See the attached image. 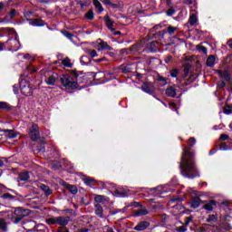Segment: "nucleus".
<instances>
[{
	"instance_id": "obj_28",
	"label": "nucleus",
	"mask_w": 232,
	"mask_h": 232,
	"mask_svg": "<svg viewBox=\"0 0 232 232\" xmlns=\"http://www.w3.org/2000/svg\"><path fill=\"white\" fill-rule=\"evenodd\" d=\"M224 113H226V115H229L232 113V107L229 105H227L224 109H223Z\"/></svg>"
},
{
	"instance_id": "obj_1",
	"label": "nucleus",
	"mask_w": 232,
	"mask_h": 232,
	"mask_svg": "<svg viewBox=\"0 0 232 232\" xmlns=\"http://www.w3.org/2000/svg\"><path fill=\"white\" fill-rule=\"evenodd\" d=\"M179 168L181 169V175L188 179H195L198 175L197 167H195V154L191 152L189 147L183 149Z\"/></svg>"
},
{
	"instance_id": "obj_49",
	"label": "nucleus",
	"mask_w": 232,
	"mask_h": 232,
	"mask_svg": "<svg viewBox=\"0 0 232 232\" xmlns=\"http://www.w3.org/2000/svg\"><path fill=\"white\" fill-rule=\"evenodd\" d=\"M114 194H115L116 197H125V195H126L124 193H121L119 190H116L114 192Z\"/></svg>"
},
{
	"instance_id": "obj_29",
	"label": "nucleus",
	"mask_w": 232,
	"mask_h": 232,
	"mask_svg": "<svg viewBox=\"0 0 232 232\" xmlns=\"http://www.w3.org/2000/svg\"><path fill=\"white\" fill-rule=\"evenodd\" d=\"M188 147L193 148L197 144V140L195 138H190L188 141Z\"/></svg>"
},
{
	"instance_id": "obj_13",
	"label": "nucleus",
	"mask_w": 232,
	"mask_h": 232,
	"mask_svg": "<svg viewBox=\"0 0 232 232\" xmlns=\"http://www.w3.org/2000/svg\"><path fill=\"white\" fill-rule=\"evenodd\" d=\"M200 206V198L196 197L190 201V208L197 209Z\"/></svg>"
},
{
	"instance_id": "obj_63",
	"label": "nucleus",
	"mask_w": 232,
	"mask_h": 232,
	"mask_svg": "<svg viewBox=\"0 0 232 232\" xmlns=\"http://www.w3.org/2000/svg\"><path fill=\"white\" fill-rule=\"evenodd\" d=\"M26 232H37L35 229L27 230Z\"/></svg>"
},
{
	"instance_id": "obj_57",
	"label": "nucleus",
	"mask_w": 232,
	"mask_h": 232,
	"mask_svg": "<svg viewBox=\"0 0 232 232\" xmlns=\"http://www.w3.org/2000/svg\"><path fill=\"white\" fill-rule=\"evenodd\" d=\"M170 108H172L173 110H175L177 108V104L175 103H170Z\"/></svg>"
},
{
	"instance_id": "obj_51",
	"label": "nucleus",
	"mask_w": 232,
	"mask_h": 232,
	"mask_svg": "<svg viewBox=\"0 0 232 232\" xmlns=\"http://www.w3.org/2000/svg\"><path fill=\"white\" fill-rule=\"evenodd\" d=\"M102 3H103V5H111V1L110 0H101Z\"/></svg>"
},
{
	"instance_id": "obj_12",
	"label": "nucleus",
	"mask_w": 232,
	"mask_h": 232,
	"mask_svg": "<svg viewBox=\"0 0 232 232\" xmlns=\"http://www.w3.org/2000/svg\"><path fill=\"white\" fill-rule=\"evenodd\" d=\"M156 191H158V193H169V191H173V189L171 188H168V185L165 186H160L157 187L156 188H154Z\"/></svg>"
},
{
	"instance_id": "obj_16",
	"label": "nucleus",
	"mask_w": 232,
	"mask_h": 232,
	"mask_svg": "<svg viewBox=\"0 0 232 232\" xmlns=\"http://www.w3.org/2000/svg\"><path fill=\"white\" fill-rule=\"evenodd\" d=\"M217 206V202L215 200H210L208 203L205 204L203 207V209H206L207 211H213V208Z\"/></svg>"
},
{
	"instance_id": "obj_64",
	"label": "nucleus",
	"mask_w": 232,
	"mask_h": 232,
	"mask_svg": "<svg viewBox=\"0 0 232 232\" xmlns=\"http://www.w3.org/2000/svg\"><path fill=\"white\" fill-rule=\"evenodd\" d=\"M107 232H115L112 228H108Z\"/></svg>"
},
{
	"instance_id": "obj_42",
	"label": "nucleus",
	"mask_w": 232,
	"mask_h": 232,
	"mask_svg": "<svg viewBox=\"0 0 232 232\" xmlns=\"http://www.w3.org/2000/svg\"><path fill=\"white\" fill-rule=\"evenodd\" d=\"M198 50H200L203 53H208V49L204 46L198 45Z\"/></svg>"
},
{
	"instance_id": "obj_21",
	"label": "nucleus",
	"mask_w": 232,
	"mask_h": 232,
	"mask_svg": "<svg viewBox=\"0 0 232 232\" xmlns=\"http://www.w3.org/2000/svg\"><path fill=\"white\" fill-rule=\"evenodd\" d=\"M55 81H56V78H55V75L53 74L50 75L45 79V82L46 84H49V86H53V84H55Z\"/></svg>"
},
{
	"instance_id": "obj_34",
	"label": "nucleus",
	"mask_w": 232,
	"mask_h": 232,
	"mask_svg": "<svg viewBox=\"0 0 232 232\" xmlns=\"http://www.w3.org/2000/svg\"><path fill=\"white\" fill-rule=\"evenodd\" d=\"M69 191L72 194V195H77V193H78V189H77V187H75V186H71L70 188H69Z\"/></svg>"
},
{
	"instance_id": "obj_10",
	"label": "nucleus",
	"mask_w": 232,
	"mask_h": 232,
	"mask_svg": "<svg viewBox=\"0 0 232 232\" xmlns=\"http://www.w3.org/2000/svg\"><path fill=\"white\" fill-rule=\"evenodd\" d=\"M141 90L145 93H149V95H151V93H153V85L150 82H145L142 84Z\"/></svg>"
},
{
	"instance_id": "obj_56",
	"label": "nucleus",
	"mask_w": 232,
	"mask_h": 232,
	"mask_svg": "<svg viewBox=\"0 0 232 232\" xmlns=\"http://www.w3.org/2000/svg\"><path fill=\"white\" fill-rule=\"evenodd\" d=\"M177 82H179V84H181V86H184L186 83L182 82V80L177 78Z\"/></svg>"
},
{
	"instance_id": "obj_53",
	"label": "nucleus",
	"mask_w": 232,
	"mask_h": 232,
	"mask_svg": "<svg viewBox=\"0 0 232 232\" xmlns=\"http://www.w3.org/2000/svg\"><path fill=\"white\" fill-rule=\"evenodd\" d=\"M177 231H179V232H186V227H184L183 226L179 227Z\"/></svg>"
},
{
	"instance_id": "obj_9",
	"label": "nucleus",
	"mask_w": 232,
	"mask_h": 232,
	"mask_svg": "<svg viewBox=\"0 0 232 232\" xmlns=\"http://www.w3.org/2000/svg\"><path fill=\"white\" fill-rule=\"evenodd\" d=\"M20 90L21 93H23V95H25L26 97H28V95H32V88H30L29 85L23 86V82H21L20 83Z\"/></svg>"
},
{
	"instance_id": "obj_24",
	"label": "nucleus",
	"mask_w": 232,
	"mask_h": 232,
	"mask_svg": "<svg viewBox=\"0 0 232 232\" xmlns=\"http://www.w3.org/2000/svg\"><path fill=\"white\" fill-rule=\"evenodd\" d=\"M189 70H191V64L187 63L184 65V78H186L188 75H189Z\"/></svg>"
},
{
	"instance_id": "obj_19",
	"label": "nucleus",
	"mask_w": 232,
	"mask_h": 232,
	"mask_svg": "<svg viewBox=\"0 0 232 232\" xmlns=\"http://www.w3.org/2000/svg\"><path fill=\"white\" fill-rule=\"evenodd\" d=\"M29 24L32 26H44V21H43L41 19L30 20Z\"/></svg>"
},
{
	"instance_id": "obj_31",
	"label": "nucleus",
	"mask_w": 232,
	"mask_h": 232,
	"mask_svg": "<svg viewBox=\"0 0 232 232\" xmlns=\"http://www.w3.org/2000/svg\"><path fill=\"white\" fill-rule=\"evenodd\" d=\"M179 72L180 71H179V69H172L170 71V76L177 78Z\"/></svg>"
},
{
	"instance_id": "obj_35",
	"label": "nucleus",
	"mask_w": 232,
	"mask_h": 232,
	"mask_svg": "<svg viewBox=\"0 0 232 232\" xmlns=\"http://www.w3.org/2000/svg\"><path fill=\"white\" fill-rule=\"evenodd\" d=\"M94 200L99 204L102 202V200H104V196H101V195L95 196Z\"/></svg>"
},
{
	"instance_id": "obj_14",
	"label": "nucleus",
	"mask_w": 232,
	"mask_h": 232,
	"mask_svg": "<svg viewBox=\"0 0 232 232\" xmlns=\"http://www.w3.org/2000/svg\"><path fill=\"white\" fill-rule=\"evenodd\" d=\"M3 131L5 133L6 139H15L17 137V132L13 130H4Z\"/></svg>"
},
{
	"instance_id": "obj_30",
	"label": "nucleus",
	"mask_w": 232,
	"mask_h": 232,
	"mask_svg": "<svg viewBox=\"0 0 232 232\" xmlns=\"http://www.w3.org/2000/svg\"><path fill=\"white\" fill-rule=\"evenodd\" d=\"M6 231V223L3 220H0V232Z\"/></svg>"
},
{
	"instance_id": "obj_17",
	"label": "nucleus",
	"mask_w": 232,
	"mask_h": 232,
	"mask_svg": "<svg viewBox=\"0 0 232 232\" xmlns=\"http://www.w3.org/2000/svg\"><path fill=\"white\" fill-rule=\"evenodd\" d=\"M104 22L106 24L107 28L111 30V32H114L115 29H113V21L110 20V16L106 15L104 17Z\"/></svg>"
},
{
	"instance_id": "obj_39",
	"label": "nucleus",
	"mask_w": 232,
	"mask_h": 232,
	"mask_svg": "<svg viewBox=\"0 0 232 232\" xmlns=\"http://www.w3.org/2000/svg\"><path fill=\"white\" fill-rule=\"evenodd\" d=\"M177 30V27H173V26H169L168 28V33L170 34V35H173V34H175V31Z\"/></svg>"
},
{
	"instance_id": "obj_60",
	"label": "nucleus",
	"mask_w": 232,
	"mask_h": 232,
	"mask_svg": "<svg viewBox=\"0 0 232 232\" xmlns=\"http://www.w3.org/2000/svg\"><path fill=\"white\" fill-rule=\"evenodd\" d=\"M57 232H70V231L64 230V229H63V228H60Z\"/></svg>"
},
{
	"instance_id": "obj_58",
	"label": "nucleus",
	"mask_w": 232,
	"mask_h": 232,
	"mask_svg": "<svg viewBox=\"0 0 232 232\" xmlns=\"http://www.w3.org/2000/svg\"><path fill=\"white\" fill-rule=\"evenodd\" d=\"M5 8V4L0 2V12Z\"/></svg>"
},
{
	"instance_id": "obj_2",
	"label": "nucleus",
	"mask_w": 232,
	"mask_h": 232,
	"mask_svg": "<svg viewBox=\"0 0 232 232\" xmlns=\"http://www.w3.org/2000/svg\"><path fill=\"white\" fill-rule=\"evenodd\" d=\"M7 32H9V34H14V39L11 38L7 40V42H5V44L7 45V50H9V52H17V50L21 48V44L19 43V36L14 29H7Z\"/></svg>"
},
{
	"instance_id": "obj_18",
	"label": "nucleus",
	"mask_w": 232,
	"mask_h": 232,
	"mask_svg": "<svg viewBox=\"0 0 232 232\" xmlns=\"http://www.w3.org/2000/svg\"><path fill=\"white\" fill-rule=\"evenodd\" d=\"M166 95L168 97H175L177 95V90H175V87H168L165 92Z\"/></svg>"
},
{
	"instance_id": "obj_8",
	"label": "nucleus",
	"mask_w": 232,
	"mask_h": 232,
	"mask_svg": "<svg viewBox=\"0 0 232 232\" xmlns=\"http://www.w3.org/2000/svg\"><path fill=\"white\" fill-rule=\"evenodd\" d=\"M94 213L99 218H104V208H102L101 204L97 203L94 205Z\"/></svg>"
},
{
	"instance_id": "obj_46",
	"label": "nucleus",
	"mask_w": 232,
	"mask_h": 232,
	"mask_svg": "<svg viewBox=\"0 0 232 232\" xmlns=\"http://www.w3.org/2000/svg\"><path fill=\"white\" fill-rule=\"evenodd\" d=\"M177 184H179V180L176 178L172 179L170 186H177Z\"/></svg>"
},
{
	"instance_id": "obj_48",
	"label": "nucleus",
	"mask_w": 232,
	"mask_h": 232,
	"mask_svg": "<svg viewBox=\"0 0 232 232\" xmlns=\"http://www.w3.org/2000/svg\"><path fill=\"white\" fill-rule=\"evenodd\" d=\"M219 149H220L222 151L227 150V147L226 146V143H222V144L220 145Z\"/></svg>"
},
{
	"instance_id": "obj_22",
	"label": "nucleus",
	"mask_w": 232,
	"mask_h": 232,
	"mask_svg": "<svg viewBox=\"0 0 232 232\" xmlns=\"http://www.w3.org/2000/svg\"><path fill=\"white\" fill-rule=\"evenodd\" d=\"M93 5L100 14L101 12H104V8H102V5L101 4V2H99L98 0H93Z\"/></svg>"
},
{
	"instance_id": "obj_44",
	"label": "nucleus",
	"mask_w": 232,
	"mask_h": 232,
	"mask_svg": "<svg viewBox=\"0 0 232 232\" xmlns=\"http://www.w3.org/2000/svg\"><path fill=\"white\" fill-rule=\"evenodd\" d=\"M219 139L220 140H227L229 139V136L227 134H221Z\"/></svg>"
},
{
	"instance_id": "obj_59",
	"label": "nucleus",
	"mask_w": 232,
	"mask_h": 232,
	"mask_svg": "<svg viewBox=\"0 0 232 232\" xmlns=\"http://www.w3.org/2000/svg\"><path fill=\"white\" fill-rule=\"evenodd\" d=\"M169 61H171V56H169V57L165 60V63H169Z\"/></svg>"
},
{
	"instance_id": "obj_20",
	"label": "nucleus",
	"mask_w": 232,
	"mask_h": 232,
	"mask_svg": "<svg viewBox=\"0 0 232 232\" xmlns=\"http://www.w3.org/2000/svg\"><path fill=\"white\" fill-rule=\"evenodd\" d=\"M216 61H217V58L215 57V55L208 56L207 59V66H209V67L215 66Z\"/></svg>"
},
{
	"instance_id": "obj_36",
	"label": "nucleus",
	"mask_w": 232,
	"mask_h": 232,
	"mask_svg": "<svg viewBox=\"0 0 232 232\" xmlns=\"http://www.w3.org/2000/svg\"><path fill=\"white\" fill-rule=\"evenodd\" d=\"M63 35H64L65 37H67V39H69L70 41H72V39L73 38V34L68 33V31H64V32H63Z\"/></svg>"
},
{
	"instance_id": "obj_7",
	"label": "nucleus",
	"mask_w": 232,
	"mask_h": 232,
	"mask_svg": "<svg viewBox=\"0 0 232 232\" xmlns=\"http://www.w3.org/2000/svg\"><path fill=\"white\" fill-rule=\"evenodd\" d=\"M96 48L98 52H102V50H108L111 52V50H113V48H111V46H110L108 43L104 42L102 39H98L96 41Z\"/></svg>"
},
{
	"instance_id": "obj_43",
	"label": "nucleus",
	"mask_w": 232,
	"mask_h": 232,
	"mask_svg": "<svg viewBox=\"0 0 232 232\" xmlns=\"http://www.w3.org/2000/svg\"><path fill=\"white\" fill-rule=\"evenodd\" d=\"M84 182L85 184H87V186H90V184L93 182V179L92 178H87V179H84Z\"/></svg>"
},
{
	"instance_id": "obj_6",
	"label": "nucleus",
	"mask_w": 232,
	"mask_h": 232,
	"mask_svg": "<svg viewBox=\"0 0 232 232\" xmlns=\"http://www.w3.org/2000/svg\"><path fill=\"white\" fill-rule=\"evenodd\" d=\"M29 135L31 140H39L41 135L39 134V126L37 124L34 123L33 126L29 129Z\"/></svg>"
},
{
	"instance_id": "obj_15",
	"label": "nucleus",
	"mask_w": 232,
	"mask_h": 232,
	"mask_svg": "<svg viewBox=\"0 0 232 232\" xmlns=\"http://www.w3.org/2000/svg\"><path fill=\"white\" fill-rule=\"evenodd\" d=\"M188 23H189L190 26H195L197 24V23H198V16H197L196 14H190V16L188 18Z\"/></svg>"
},
{
	"instance_id": "obj_27",
	"label": "nucleus",
	"mask_w": 232,
	"mask_h": 232,
	"mask_svg": "<svg viewBox=\"0 0 232 232\" xmlns=\"http://www.w3.org/2000/svg\"><path fill=\"white\" fill-rule=\"evenodd\" d=\"M148 209L140 208L136 212V217H140V215H148Z\"/></svg>"
},
{
	"instance_id": "obj_4",
	"label": "nucleus",
	"mask_w": 232,
	"mask_h": 232,
	"mask_svg": "<svg viewBox=\"0 0 232 232\" xmlns=\"http://www.w3.org/2000/svg\"><path fill=\"white\" fill-rule=\"evenodd\" d=\"M26 215H28V210L23 209L22 208H17L12 214V220L14 224H19V222H21L23 218L26 217Z\"/></svg>"
},
{
	"instance_id": "obj_52",
	"label": "nucleus",
	"mask_w": 232,
	"mask_h": 232,
	"mask_svg": "<svg viewBox=\"0 0 232 232\" xmlns=\"http://www.w3.org/2000/svg\"><path fill=\"white\" fill-rule=\"evenodd\" d=\"M3 198H14V196H12V195L9 194V193H6V194H4V195H3Z\"/></svg>"
},
{
	"instance_id": "obj_37",
	"label": "nucleus",
	"mask_w": 232,
	"mask_h": 232,
	"mask_svg": "<svg viewBox=\"0 0 232 232\" xmlns=\"http://www.w3.org/2000/svg\"><path fill=\"white\" fill-rule=\"evenodd\" d=\"M42 189H44V191L45 192V195H51L52 194V190H50V188H48V187H46L45 185L42 186Z\"/></svg>"
},
{
	"instance_id": "obj_40",
	"label": "nucleus",
	"mask_w": 232,
	"mask_h": 232,
	"mask_svg": "<svg viewBox=\"0 0 232 232\" xmlns=\"http://www.w3.org/2000/svg\"><path fill=\"white\" fill-rule=\"evenodd\" d=\"M86 19L92 20L93 19V11H89L86 14H85Z\"/></svg>"
},
{
	"instance_id": "obj_61",
	"label": "nucleus",
	"mask_w": 232,
	"mask_h": 232,
	"mask_svg": "<svg viewBox=\"0 0 232 232\" xmlns=\"http://www.w3.org/2000/svg\"><path fill=\"white\" fill-rule=\"evenodd\" d=\"M24 59H30V54H24Z\"/></svg>"
},
{
	"instance_id": "obj_33",
	"label": "nucleus",
	"mask_w": 232,
	"mask_h": 232,
	"mask_svg": "<svg viewBox=\"0 0 232 232\" xmlns=\"http://www.w3.org/2000/svg\"><path fill=\"white\" fill-rule=\"evenodd\" d=\"M217 219H218L217 215H210L207 219V222H211V223L217 222Z\"/></svg>"
},
{
	"instance_id": "obj_55",
	"label": "nucleus",
	"mask_w": 232,
	"mask_h": 232,
	"mask_svg": "<svg viewBox=\"0 0 232 232\" xmlns=\"http://www.w3.org/2000/svg\"><path fill=\"white\" fill-rule=\"evenodd\" d=\"M84 59H88V57H87V56H82V58H81V63H82V65L86 64V63H84Z\"/></svg>"
},
{
	"instance_id": "obj_47",
	"label": "nucleus",
	"mask_w": 232,
	"mask_h": 232,
	"mask_svg": "<svg viewBox=\"0 0 232 232\" xmlns=\"http://www.w3.org/2000/svg\"><path fill=\"white\" fill-rule=\"evenodd\" d=\"M5 48H7L6 43H0V52H3Z\"/></svg>"
},
{
	"instance_id": "obj_32",
	"label": "nucleus",
	"mask_w": 232,
	"mask_h": 232,
	"mask_svg": "<svg viewBox=\"0 0 232 232\" xmlns=\"http://www.w3.org/2000/svg\"><path fill=\"white\" fill-rule=\"evenodd\" d=\"M87 53L88 55H90L91 57H97L99 54H97V51L95 50H87Z\"/></svg>"
},
{
	"instance_id": "obj_11",
	"label": "nucleus",
	"mask_w": 232,
	"mask_h": 232,
	"mask_svg": "<svg viewBox=\"0 0 232 232\" xmlns=\"http://www.w3.org/2000/svg\"><path fill=\"white\" fill-rule=\"evenodd\" d=\"M150 227V223H148L147 221H143L139 223L134 229L136 231H144V229H147Z\"/></svg>"
},
{
	"instance_id": "obj_41",
	"label": "nucleus",
	"mask_w": 232,
	"mask_h": 232,
	"mask_svg": "<svg viewBox=\"0 0 232 232\" xmlns=\"http://www.w3.org/2000/svg\"><path fill=\"white\" fill-rule=\"evenodd\" d=\"M27 70H28V72H30L31 73H34V72L37 71V69H36L35 67H34V65H29V66L27 67Z\"/></svg>"
},
{
	"instance_id": "obj_62",
	"label": "nucleus",
	"mask_w": 232,
	"mask_h": 232,
	"mask_svg": "<svg viewBox=\"0 0 232 232\" xmlns=\"http://www.w3.org/2000/svg\"><path fill=\"white\" fill-rule=\"evenodd\" d=\"M13 90H14V93H17V87L13 86Z\"/></svg>"
},
{
	"instance_id": "obj_45",
	"label": "nucleus",
	"mask_w": 232,
	"mask_h": 232,
	"mask_svg": "<svg viewBox=\"0 0 232 232\" xmlns=\"http://www.w3.org/2000/svg\"><path fill=\"white\" fill-rule=\"evenodd\" d=\"M174 14H175V9L170 8L167 11V15L171 16V15H174Z\"/></svg>"
},
{
	"instance_id": "obj_25",
	"label": "nucleus",
	"mask_w": 232,
	"mask_h": 232,
	"mask_svg": "<svg viewBox=\"0 0 232 232\" xmlns=\"http://www.w3.org/2000/svg\"><path fill=\"white\" fill-rule=\"evenodd\" d=\"M28 179H30V175L28 174V172H23L19 175V179L20 180H28Z\"/></svg>"
},
{
	"instance_id": "obj_23",
	"label": "nucleus",
	"mask_w": 232,
	"mask_h": 232,
	"mask_svg": "<svg viewBox=\"0 0 232 232\" xmlns=\"http://www.w3.org/2000/svg\"><path fill=\"white\" fill-rule=\"evenodd\" d=\"M174 209H179V215L189 213V210H184V206H182V204H178L176 207H174Z\"/></svg>"
},
{
	"instance_id": "obj_3",
	"label": "nucleus",
	"mask_w": 232,
	"mask_h": 232,
	"mask_svg": "<svg viewBox=\"0 0 232 232\" xmlns=\"http://www.w3.org/2000/svg\"><path fill=\"white\" fill-rule=\"evenodd\" d=\"M60 81L66 90H75L78 86L77 82L68 74H63Z\"/></svg>"
},
{
	"instance_id": "obj_26",
	"label": "nucleus",
	"mask_w": 232,
	"mask_h": 232,
	"mask_svg": "<svg viewBox=\"0 0 232 232\" xmlns=\"http://www.w3.org/2000/svg\"><path fill=\"white\" fill-rule=\"evenodd\" d=\"M62 64H63L66 68H72V62L69 58H65L62 61Z\"/></svg>"
},
{
	"instance_id": "obj_5",
	"label": "nucleus",
	"mask_w": 232,
	"mask_h": 232,
	"mask_svg": "<svg viewBox=\"0 0 232 232\" xmlns=\"http://www.w3.org/2000/svg\"><path fill=\"white\" fill-rule=\"evenodd\" d=\"M47 224H55L56 226H68L70 222V217H56L50 218L46 220Z\"/></svg>"
},
{
	"instance_id": "obj_50",
	"label": "nucleus",
	"mask_w": 232,
	"mask_h": 232,
	"mask_svg": "<svg viewBox=\"0 0 232 232\" xmlns=\"http://www.w3.org/2000/svg\"><path fill=\"white\" fill-rule=\"evenodd\" d=\"M191 220H193V218L192 217H188L187 218V220L185 221V226H189V222H191Z\"/></svg>"
},
{
	"instance_id": "obj_38",
	"label": "nucleus",
	"mask_w": 232,
	"mask_h": 232,
	"mask_svg": "<svg viewBox=\"0 0 232 232\" xmlns=\"http://www.w3.org/2000/svg\"><path fill=\"white\" fill-rule=\"evenodd\" d=\"M8 108V103L5 102H0V110H7Z\"/></svg>"
},
{
	"instance_id": "obj_54",
	"label": "nucleus",
	"mask_w": 232,
	"mask_h": 232,
	"mask_svg": "<svg viewBox=\"0 0 232 232\" xmlns=\"http://www.w3.org/2000/svg\"><path fill=\"white\" fill-rule=\"evenodd\" d=\"M15 14H17V11H15V9H13L11 12H10V17L11 18H13L14 15H15Z\"/></svg>"
}]
</instances>
